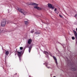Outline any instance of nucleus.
Returning <instances> with one entry per match:
<instances>
[{
    "instance_id": "4be33fe9",
    "label": "nucleus",
    "mask_w": 77,
    "mask_h": 77,
    "mask_svg": "<svg viewBox=\"0 0 77 77\" xmlns=\"http://www.w3.org/2000/svg\"><path fill=\"white\" fill-rule=\"evenodd\" d=\"M75 17H77V14H76L75 15Z\"/></svg>"
},
{
    "instance_id": "7ed1b4c3",
    "label": "nucleus",
    "mask_w": 77,
    "mask_h": 77,
    "mask_svg": "<svg viewBox=\"0 0 77 77\" xmlns=\"http://www.w3.org/2000/svg\"><path fill=\"white\" fill-rule=\"evenodd\" d=\"M73 32H74V34L75 35V38H76V44H75V45H77V32H76V31L73 30Z\"/></svg>"
},
{
    "instance_id": "0eeeda50",
    "label": "nucleus",
    "mask_w": 77,
    "mask_h": 77,
    "mask_svg": "<svg viewBox=\"0 0 77 77\" xmlns=\"http://www.w3.org/2000/svg\"><path fill=\"white\" fill-rule=\"evenodd\" d=\"M53 57L55 63H56V65H57L58 63H57V58L54 56H53Z\"/></svg>"
},
{
    "instance_id": "ddd939ff",
    "label": "nucleus",
    "mask_w": 77,
    "mask_h": 77,
    "mask_svg": "<svg viewBox=\"0 0 77 77\" xmlns=\"http://www.w3.org/2000/svg\"><path fill=\"white\" fill-rule=\"evenodd\" d=\"M9 51H6L5 52V54L7 55V56H8V54H9Z\"/></svg>"
},
{
    "instance_id": "bb28decb",
    "label": "nucleus",
    "mask_w": 77,
    "mask_h": 77,
    "mask_svg": "<svg viewBox=\"0 0 77 77\" xmlns=\"http://www.w3.org/2000/svg\"><path fill=\"white\" fill-rule=\"evenodd\" d=\"M53 77H56V76H54Z\"/></svg>"
},
{
    "instance_id": "dca6fc26",
    "label": "nucleus",
    "mask_w": 77,
    "mask_h": 77,
    "mask_svg": "<svg viewBox=\"0 0 77 77\" xmlns=\"http://www.w3.org/2000/svg\"><path fill=\"white\" fill-rule=\"evenodd\" d=\"M59 16L60 17V18H63V16L61 15L60 14L59 15Z\"/></svg>"
},
{
    "instance_id": "1a4fd4ad",
    "label": "nucleus",
    "mask_w": 77,
    "mask_h": 77,
    "mask_svg": "<svg viewBox=\"0 0 77 77\" xmlns=\"http://www.w3.org/2000/svg\"><path fill=\"white\" fill-rule=\"evenodd\" d=\"M31 42H32V39H29L28 41V44H31Z\"/></svg>"
},
{
    "instance_id": "f03ea898",
    "label": "nucleus",
    "mask_w": 77,
    "mask_h": 77,
    "mask_svg": "<svg viewBox=\"0 0 77 77\" xmlns=\"http://www.w3.org/2000/svg\"><path fill=\"white\" fill-rule=\"evenodd\" d=\"M6 20H3L1 23V26L2 27H5L6 25Z\"/></svg>"
},
{
    "instance_id": "aec40b11",
    "label": "nucleus",
    "mask_w": 77,
    "mask_h": 77,
    "mask_svg": "<svg viewBox=\"0 0 77 77\" xmlns=\"http://www.w3.org/2000/svg\"><path fill=\"white\" fill-rule=\"evenodd\" d=\"M20 50H23V47H20Z\"/></svg>"
},
{
    "instance_id": "4468645a",
    "label": "nucleus",
    "mask_w": 77,
    "mask_h": 77,
    "mask_svg": "<svg viewBox=\"0 0 77 77\" xmlns=\"http://www.w3.org/2000/svg\"><path fill=\"white\" fill-rule=\"evenodd\" d=\"M35 34H36V35H39V34H40V33L37 32L35 33Z\"/></svg>"
},
{
    "instance_id": "2eb2a0df",
    "label": "nucleus",
    "mask_w": 77,
    "mask_h": 77,
    "mask_svg": "<svg viewBox=\"0 0 77 77\" xmlns=\"http://www.w3.org/2000/svg\"><path fill=\"white\" fill-rule=\"evenodd\" d=\"M31 48L30 47L29 48V53H30V51H31Z\"/></svg>"
},
{
    "instance_id": "6ab92c4d",
    "label": "nucleus",
    "mask_w": 77,
    "mask_h": 77,
    "mask_svg": "<svg viewBox=\"0 0 77 77\" xmlns=\"http://www.w3.org/2000/svg\"><path fill=\"white\" fill-rule=\"evenodd\" d=\"M26 4L27 5H30V4L29 2L27 3Z\"/></svg>"
},
{
    "instance_id": "412c9836",
    "label": "nucleus",
    "mask_w": 77,
    "mask_h": 77,
    "mask_svg": "<svg viewBox=\"0 0 77 77\" xmlns=\"http://www.w3.org/2000/svg\"><path fill=\"white\" fill-rule=\"evenodd\" d=\"M47 67L48 68V69H49V68H51V67L49 66H48V67Z\"/></svg>"
},
{
    "instance_id": "a211bd4d",
    "label": "nucleus",
    "mask_w": 77,
    "mask_h": 77,
    "mask_svg": "<svg viewBox=\"0 0 77 77\" xmlns=\"http://www.w3.org/2000/svg\"><path fill=\"white\" fill-rule=\"evenodd\" d=\"M34 31H33V30H32L31 31V32L32 33H33Z\"/></svg>"
},
{
    "instance_id": "9b49d317",
    "label": "nucleus",
    "mask_w": 77,
    "mask_h": 77,
    "mask_svg": "<svg viewBox=\"0 0 77 77\" xmlns=\"http://www.w3.org/2000/svg\"><path fill=\"white\" fill-rule=\"evenodd\" d=\"M24 23L26 25H27L28 24H29V22L28 21H25Z\"/></svg>"
},
{
    "instance_id": "a878e982",
    "label": "nucleus",
    "mask_w": 77,
    "mask_h": 77,
    "mask_svg": "<svg viewBox=\"0 0 77 77\" xmlns=\"http://www.w3.org/2000/svg\"><path fill=\"white\" fill-rule=\"evenodd\" d=\"M75 70H76V69H75L74 70L75 71Z\"/></svg>"
},
{
    "instance_id": "393cba45",
    "label": "nucleus",
    "mask_w": 77,
    "mask_h": 77,
    "mask_svg": "<svg viewBox=\"0 0 77 77\" xmlns=\"http://www.w3.org/2000/svg\"><path fill=\"white\" fill-rule=\"evenodd\" d=\"M46 66H47V65L46 64Z\"/></svg>"
},
{
    "instance_id": "f3484780",
    "label": "nucleus",
    "mask_w": 77,
    "mask_h": 77,
    "mask_svg": "<svg viewBox=\"0 0 77 77\" xmlns=\"http://www.w3.org/2000/svg\"><path fill=\"white\" fill-rule=\"evenodd\" d=\"M72 39H73V40L75 39V38H74V36L72 37Z\"/></svg>"
},
{
    "instance_id": "6e6552de",
    "label": "nucleus",
    "mask_w": 77,
    "mask_h": 77,
    "mask_svg": "<svg viewBox=\"0 0 77 77\" xmlns=\"http://www.w3.org/2000/svg\"><path fill=\"white\" fill-rule=\"evenodd\" d=\"M17 53H18V55L19 56V59L20 60H21V58H20V57H21V52H19L18 51H17Z\"/></svg>"
},
{
    "instance_id": "5701e85b",
    "label": "nucleus",
    "mask_w": 77,
    "mask_h": 77,
    "mask_svg": "<svg viewBox=\"0 0 77 77\" xmlns=\"http://www.w3.org/2000/svg\"><path fill=\"white\" fill-rule=\"evenodd\" d=\"M76 32H77V28H76Z\"/></svg>"
},
{
    "instance_id": "39448f33",
    "label": "nucleus",
    "mask_w": 77,
    "mask_h": 77,
    "mask_svg": "<svg viewBox=\"0 0 77 77\" xmlns=\"http://www.w3.org/2000/svg\"><path fill=\"white\" fill-rule=\"evenodd\" d=\"M34 8L35 9H37L38 10H42L43 8H42L39 7L38 6H34Z\"/></svg>"
},
{
    "instance_id": "f8f14e48",
    "label": "nucleus",
    "mask_w": 77,
    "mask_h": 77,
    "mask_svg": "<svg viewBox=\"0 0 77 77\" xmlns=\"http://www.w3.org/2000/svg\"><path fill=\"white\" fill-rule=\"evenodd\" d=\"M43 53H44V54H46V55H48V52H47L46 51H44Z\"/></svg>"
},
{
    "instance_id": "9d476101",
    "label": "nucleus",
    "mask_w": 77,
    "mask_h": 77,
    "mask_svg": "<svg viewBox=\"0 0 77 77\" xmlns=\"http://www.w3.org/2000/svg\"><path fill=\"white\" fill-rule=\"evenodd\" d=\"M57 10V9L56 8H55V9L54 10V11L56 14H59V12H58L57 11H56Z\"/></svg>"
},
{
    "instance_id": "f257e3e1",
    "label": "nucleus",
    "mask_w": 77,
    "mask_h": 77,
    "mask_svg": "<svg viewBox=\"0 0 77 77\" xmlns=\"http://www.w3.org/2000/svg\"><path fill=\"white\" fill-rule=\"evenodd\" d=\"M18 10L19 12H21V13H23L24 15L27 14V12L25 11L23 9H21L20 8H18Z\"/></svg>"
},
{
    "instance_id": "423d86ee",
    "label": "nucleus",
    "mask_w": 77,
    "mask_h": 77,
    "mask_svg": "<svg viewBox=\"0 0 77 77\" xmlns=\"http://www.w3.org/2000/svg\"><path fill=\"white\" fill-rule=\"evenodd\" d=\"M29 5H32L34 7L35 6H38V4L35 3L30 2L29 3Z\"/></svg>"
},
{
    "instance_id": "20e7f679",
    "label": "nucleus",
    "mask_w": 77,
    "mask_h": 77,
    "mask_svg": "<svg viewBox=\"0 0 77 77\" xmlns=\"http://www.w3.org/2000/svg\"><path fill=\"white\" fill-rule=\"evenodd\" d=\"M48 7H49V8H51V9H52L53 10L55 8L54 7H53V5H52L50 4H48Z\"/></svg>"
},
{
    "instance_id": "b1692460",
    "label": "nucleus",
    "mask_w": 77,
    "mask_h": 77,
    "mask_svg": "<svg viewBox=\"0 0 77 77\" xmlns=\"http://www.w3.org/2000/svg\"><path fill=\"white\" fill-rule=\"evenodd\" d=\"M0 32H1V29H0Z\"/></svg>"
}]
</instances>
